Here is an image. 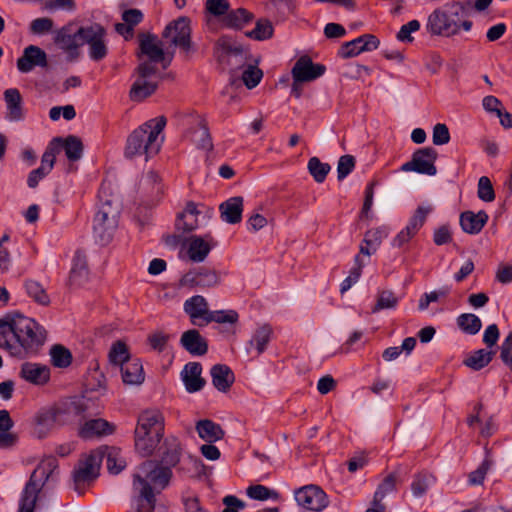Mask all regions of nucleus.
<instances>
[{
  "mask_svg": "<svg viewBox=\"0 0 512 512\" xmlns=\"http://www.w3.org/2000/svg\"><path fill=\"white\" fill-rule=\"evenodd\" d=\"M398 298L392 291L385 290L379 293L377 303L372 308L373 313H377L383 309H390L396 307Z\"/></svg>",
  "mask_w": 512,
  "mask_h": 512,
  "instance_id": "54",
  "label": "nucleus"
},
{
  "mask_svg": "<svg viewBox=\"0 0 512 512\" xmlns=\"http://www.w3.org/2000/svg\"><path fill=\"white\" fill-rule=\"evenodd\" d=\"M273 331L271 326L263 324L258 326L253 332L251 339L246 345V351L248 354L255 352L257 355L262 354L272 337Z\"/></svg>",
  "mask_w": 512,
  "mask_h": 512,
  "instance_id": "23",
  "label": "nucleus"
},
{
  "mask_svg": "<svg viewBox=\"0 0 512 512\" xmlns=\"http://www.w3.org/2000/svg\"><path fill=\"white\" fill-rule=\"evenodd\" d=\"M36 66H47V54L40 47L29 45L24 49L22 56L17 60V68L22 73H28Z\"/></svg>",
  "mask_w": 512,
  "mask_h": 512,
  "instance_id": "20",
  "label": "nucleus"
},
{
  "mask_svg": "<svg viewBox=\"0 0 512 512\" xmlns=\"http://www.w3.org/2000/svg\"><path fill=\"white\" fill-rule=\"evenodd\" d=\"M183 308L194 325H207V318L210 311L207 300L203 296L195 295L188 298L184 302Z\"/></svg>",
  "mask_w": 512,
  "mask_h": 512,
  "instance_id": "21",
  "label": "nucleus"
},
{
  "mask_svg": "<svg viewBox=\"0 0 512 512\" xmlns=\"http://www.w3.org/2000/svg\"><path fill=\"white\" fill-rule=\"evenodd\" d=\"M6 112L5 119L11 123L22 122L26 118L23 98L16 88L6 89L3 93Z\"/></svg>",
  "mask_w": 512,
  "mask_h": 512,
  "instance_id": "18",
  "label": "nucleus"
},
{
  "mask_svg": "<svg viewBox=\"0 0 512 512\" xmlns=\"http://www.w3.org/2000/svg\"><path fill=\"white\" fill-rule=\"evenodd\" d=\"M105 36V31L100 25H90L79 29L81 46L86 44L90 48L94 43Z\"/></svg>",
  "mask_w": 512,
  "mask_h": 512,
  "instance_id": "45",
  "label": "nucleus"
},
{
  "mask_svg": "<svg viewBox=\"0 0 512 512\" xmlns=\"http://www.w3.org/2000/svg\"><path fill=\"white\" fill-rule=\"evenodd\" d=\"M162 434L153 431L152 434L144 431V426L136 427L135 429V447L136 450L143 456L149 455L153 452L159 443Z\"/></svg>",
  "mask_w": 512,
  "mask_h": 512,
  "instance_id": "26",
  "label": "nucleus"
},
{
  "mask_svg": "<svg viewBox=\"0 0 512 512\" xmlns=\"http://www.w3.org/2000/svg\"><path fill=\"white\" fill-rule=\"evenodd\" d=\"M495 355L494 351H488L486 349H479L472 352L465 360L464 364L473 369V370H481L485 366H487L493 359Z\"/></svg>",
  "mask_w": 512,
  "mask_h": 512,
  "instance_id": "37",
  "label": "nucleus"
},
{
  "mask_svg": "<svg viewBox=\"0 0 512 512\" xmlns=\"http://www.w3.org/2000/svg\"><path fill=\"white\" fill-rule=\"evenodd\" d=\"M26 291L28 295L37 303L41 305H48L50 302L49 296L47 295L44 288L36 281L30 280L26 282Z\"/></svg>",
  "mask_w": 512,
  "mask_h": 512,
  "instance_id": "49",
  "label": "nucleus"
},
{
  "mask_svg": "<svg viewBox=\"0 0 512 512\" xmlns=\"http://www.w3.org/2000/svg\"><path fill=\"white\" fill-rule=\"evenodd\" d=\"M217 51L221 53V56H226L228 63L237 62V58H242V51L240 47L236 46L235 43L227 37H222L217 42Z\"/></svg>",
  "mask_w": 512,
  "mask_h": 512,
  "instance_id": "39",
  "label": "nucleus"
},
{
  "mask_svg": "<svg viewBox=\"0 0 512 512\" xmlns=\"http://www.w3.org/2000/svg\"><path fill=\"white\" fill-rule=\"evenodd\" d=\"M156 69L149 63L142 62L139 64L136 72V80L131 88L130 97L134 101H142L150 96L157 87L155 81Z\"/></svg>",
  "mask_w": 512,
  "mask_h": 512,
  "instance_id": "9",
  "label": "nucleus"
},
{
  "mask_svg": "<svg viewBox=\"0 0 512 512\" xmlns=\"http://www.w3.org/2000/svg\"><path fill=\"white\" fill-rule=\"evenodd\" d=\"M104 454L100 449L94 450L79 460L73 472L76 484L90 482L98 476Z\"/></svg>",
  "mask_w": 512,
  "mask_h": 512,
  "instance_id": "12",
  "label": "nucleus"
},
{
  "mask_svg": "<svg viewBox=\"0 0 512 512\" xmlns=\"http://www.w3.org/2000/svg\"><path fill=\"white\" fill-rule=\"evenodd\" d=\"M130 355L128 346L122 341H116L112 344L109 351V360L110 362L120 367V369L124 366V364L128 363L131 359H133Z\"/></svg>",
  "mask_w": 512,
  "mask_h": 512,
  "instance_id": "38",
  "label": "nucleus"
},
{
  "mask_svg": "<svg viewBox=\"0 0 512 512\" xmlns=\"http://www.w3.org/2000/svg\"><path fill=\"white\" fill-rule=\"evenodd\" d=\"M491 465L492 460L490 459L489 455H486L480 466L469 474V484L473 486L482 484Z\"/></svg>",
  "mask_w": 512,
  "mask_h": 512,
  "instance_id": "52",
  "label": "nucleus"
},
{
  "mask_svg": "<svg viewBox=\"0 0 512 512\" xmlns=\"http://www.w3.org/2000/svg\"><path fill=\"white\" fill-rule=\"evenodd\" d=\"M221 220L228 224H237L242 220L243 198L231 197L219 206Z\"/></svg>",
  "mask_w": 512,
  "mask_h": 512,
  "instance_id": "22",
  "label": "nucleus"
},
{
  "mask_svg": "<svg viewBox=\"0 0 512 512\" xmlns=\"http://www.w3.org/2000/svg\"><path fill=\"white\" fill-rule=\"evenodd\" d=\"M61 141L60 150L64 149L65 155L70 161H76L81 158L83 145L82 142L75 136H69L65 140L57 138Z\"/></svg>",
  "mask_w": 512,
  "mask_h": 512,
  "instance_id": "42",
  "label": "nucleus"
},
{
  "mask_svg": "<svg viewBox=\"0 0 512 512\" xmlns=\"http://www.w3.org/2000/svg\"><path fill=\"white\" fill-rule=\"evenodd\" d=\"M380 45L379 39L373 34H363L351 41L343 43L338 49L337 56L342 59L356 57L362 52L376 50Z\"/></svg>",
  "mask_w": 512,
  "mask_h": 512,
  "instance_id": "15",
  "label": "nucleus"
},
{
  "mask_svg": "<svg viewBox=\"0 0 512 512\" xmlns=\"http://www.w3.org/2000/svg\"><path fill=\"white\" fill-rule=\"evenodd\" d=\"M107 51V43L104 36L88 49V54L92 60L99 61L106 57Z\"/></svg>",
  "mask_w": 512,
  "mask_h": 512,
  "instance_id": "64",
  "label": "nucleus"
},
{
  "mask_svg": "<svg viewBox=\"0 0 512 512\" xmlns=\"http://www.w3.org/2000/svg\"><path fill=\"white\" fill-rule=\"evenodd\" d=\"M478 197L485 202L495 199V193L490 179L487 176L480 177L478 181Z\"/></svg>",
  "mask_w": 512,
  "mask_h": 512,
  "instance_id": "57",
  "label": "nucleus"
},
{
  "mask_svg": "<svg viewBox=\"0 0 512 512\" xmlns=\"http://www.w3.org/2000/svg\"><path fill=\"white\" fill-rule=\"evenodd\" d=\"M437 157L438 153L434 148H420L413 153L410 161L401 166V170L405 172H416L418 174L434 176L437 173V168L435 166Z\"/></svg>",
  "mask_w": 512,
  "mask_h": 512,
  "instance_id": "10",
  "label": "nucleus"
},
{
  "mask_svg": "<svg viewBox=\"0 0 512 512\" xmlns=\"http://www.w3.org/2000/svg\"><path fill=\"white\" fill-rule=\"evenodd\" d=\"M214 237L207 233L205 235H192L190 236L185 244L187 257L189 260L195 263L203 262L210 251L216 246Z\"/></svg>",
  "mask_w": 512,
  "mask_h": 512,
  "instance_id": "13",
  "label": "nucleus"
},
{
  "mask_svg": "<svg viewBox=\"0 0 512 512\" xmlns=\"http://www.w3.org/2000/svg\"><path fill=\"white\" fill-rule=\"evenodd\" d=\"M432 212L431 206H418L414 214L410 217L408 224L413 228L420 230L425 224L427 216Z\"/></svg>",
  "mask_w": 512,
  "mask_h": 512,
  "instance_id": "58",
  "label": "nucleus"
},
{
  "mask_svg": "<svg viewBox=\"0 0 512 512\" xmlns=\"http://www.w3.org/2000/svg\"><path fill=\"white\" fill-rule=\"evenodd\" d=\"M53 27V21L50 18L42 17L34 19L30 24V31L36 35L48 33Z\"/></svg>",
  "mask_w": 512,
  "mask_h": 512,
  "instance_id": "63",
  "label": "nucleus"
},
{
  "mask_svg": "<svg viewBox=\"0 0 512 512\" xmlns=\"http://www.w3.org/2000/svg\"><path fill=\"white\" fill-rule=\"evenodd\" d=\"M354 166H355V159L353 156H351V155L341 156L338 161V167H337L338 179L342 180L345 177H347L354 169Z\"/></svg>",
  "mask_w": 512,
  "mask_h": 512,
  "instance_id": "62",
  "label": "nucleus"
},
{
  "mask_svg": "<svg viewBox=\"0 0 512 512\" xmlns=\"http://www.w3.org/2000/svg\"><path fill=\"white\" fill-rule=\"evenodd\" d=\"M124 384L140 385L145 380V373L142 362L138 358H133L120 369Z\"/></svg>",
  "mask_w": 512,
  "mask_h": 512,
  "instance_id": "28",
  "label": "nucleus"
},
{
  "mask_svg": "<svg viewBox=\"0 0 512 512\" xmlns=\"http://www.w3.org/2000/svg\"><path fill=\"white\" fill-rule=\"evenodd\" d=\"M238 313L234 310L210 311L207 324L210 322L234 324L238 321Z\"/></svg>",
  "mask_w": 512,
  "mask_h": 512,
  "instance_id": "55",
  "label": "nucleus"
},
{
  "mask_svg": "<svg viewBox=\"0 0 512 512\" xmlns=\"http://www.w3.org/2000/svg\"><path fill=\"white\" fill-rule=\"evenodd\" d=\"M196 432L203 441L207 443H214L224 436V431L220 425L214 423L209 419H203L196 423Z\"/></svg>",
  "mask_w": 512,
  "mask_h": 512,
  "instance_id": "32",
  "label": "nucleus"
},
{
  "mask_svg": "<svg viewBox=\"0 0 512 512\" xmlns=\"http://www.w3.org/2000/svg\"><path fill=\"white\" fill-rule=\"evenodd\" d=\"M221 283V276L216 270L199 268L189 271L179 280L180 287L213 288Z\"/></svg>",
  "mask_w": 512,
  "mask_h": 512,
  "instance_id": "14",
  "label": "nucleus"
},
{
  "mask_svg": "<svg viewBox=\"0 0 512 512\" xmlns=\"http://www.w3.org/2000/svg\"><path fill=\"white\" fill-rule=\"evenodd\" d=\"M456 321L458 327L469 335L477 334L482 327L480 318L472 313H463L457 317Z\"/></svg>",
  "mask_w": 512,
  "mask_h": 512,
  "instance_id": "41",
  "label": "nucleus"
},
{
  "mask_svg": "<svg viewBox=\"0 0 512 512\" xmlns=\"http://www.w3.org/2000/svg\"><path fill=\"white\" fill-rule=\"evenodd\" d=\"M0 347L13 355H19L20 350L15 343L13 316L0 320Z\"/></svg>",
  "mask_w": 512,
  "mask_h": 512,
  "instance_id": "29",
  "label": "nucleus"
},
{
  "mask_svg": "<svg viewBox=\"0 0 512 512\" xmlns=\"http://www.w3.org/2000/svg\"><path fill=\"white\" fill-rule=\"evenodd\" d=\"M247 35L255 40H266L273 35V26L267 20H259L253 30L247 33Z\"/></svg>",
  "mask_w": 512,
  "mask_h": 512,
  "instance_id": "53",
  "label": "nucleus"
},
{
  "mask_svg": "<svg viewBox=\"0 0 512 512\" xmlns=\"http://www.w3.org/2000/svg\"><path fill=\"white\" fill-rule=\"evenodd\" d=\"M201 373L202 367L198 363L191 362L184 366L181 379L189 393L197 392L203 388L205 381L201 377Z\"/></svg>",
  "mask_w": 512,
  "mask_h": 512,
  "instance_id": "24",
  "label": "nucleus"
},
{
  "mask_svg": "<svg viewBox=\"0 0 512 512\" xmlns=\"http://www.w3.org/2000/svg\"><path fill=\"white\" fill-rule=\"evenodd\" d=\"M61 141L53 140L42 155L41 165L38 168L45 175H48L55 164L56 155L60 152Z\"/></svg>",
  "mask_w": 512,
  "mask_h": 512,
  "instance_id": "40",
  "label": "nucleus"
},
{
  "mask_svg": "<svg viewBox=\"0 0 512 512\" xmlns=\"http://www.w3.org/2000/svg\"><path fill=\"white\" fill-rule=\"evenodd\" d=\"M107 468L110 473L118 474L126 467V460L119 448H109L106 451Z\"/></svg>",
  "mask_w": 512,
  "mask_h": 512,
  "instance_id": "44",
  "label": "nucleus"
},
{
  "mask_svg": "<svg viewBox=\"0 0 512 512\" xmlns=\"http://www.w3.org/2000/svg\"><path fill=\"white\" fill-rule=\"evenodd\" d=\"M171 475L169 467H163L153 461L144 462L138 467L133 480V488L138 494L132 502L135 512H153L155 493L168 485Z\"/></svg>",
  "mask_w": 512,
  "mask_h": 512,
  "instance_id": "1",
  "label": "nucleus"
},
{
  "mask_svg": "<svg viewBox=\"0 0 512 512\" xmlns=\"http://www.w3.org/2000/svg\"><path fill=\"white\" fill-rule=\"evenodd\" d=\"M488 221V215L485 211L474 213L465 211L460 215V225L464 232L468 234H478Z\"/></svg>",
  "mask_w": 512,
  "mask_h": 512,
  "instance_id": "27",
  "label": "nucleus"
},
{
  "mask_svg": "<svg viewBox=\"0 0 512 512\" xmlns=\"http://www.w3.org/2000/svg\"><path fill=\"white\" fill-rule=\"evenodd\" d=\"M163 37L171 44L179 47L185 54L195 52L196 48L191 41V21L187 17H179L167 25Z\"/></svg>",
  "mask_w": 512,
  "mask_h": 512,
  "instance_id": "7",
  "label": "nucleus"
},
{
  "mask_svg": "<svg viewBox=\"0 0 512 512\" xmlns=\"http://www.w3.org/2000/svg\"><path fill=\"white\" fill-rule=\"evenodd\" d=\"M88 274L86 257L82 253L76 252L72 259L70 284L75 286L83 284L88 279Z\"/></svg>",
  "mask_w": 512,
  "mask_h": 512,
  "instance_id": "34",
  "label": "nucleus"
},
{
  "mask_svg": "<svg viewBox=\"0 0 512 512\" xmlns=\"http://www.w3.org/2000/svg\"><path fill=\"white\" fill-rule=\"evenodd\" d=\"M49 355L52 365L57 368H66L72 362L70 351L61 345L52 346Z\"/></svg>",
  "mask_w": 512,
  "mask_h": 512,
  "instance_id": "43",
  "label": "nucleus"
},
{
  "mask_svg": "<svg viewBox=\"0 0 512 512\" xmlns=\"http://www.w3.org/2000/svg\"><path fill=\"white\" fill-rule=\"evenodd\" d=\"M19 376L34 386L43 387L51 380V369L41 363L25 362L20 366Z\"/></svg>",
  "mask_w": 512,
  "mask_h": 512,
  "instance_id": "17",
  "label": "nucleus"
},
{
  "mask_svg": "<svg viewBox=\"0 0 512 512\" xmlns=\"http://www.w3.org/2000/svg\"><path fill=\"white\" fill-rule=\"evenodd\" d=\"M500 359L512 371V331L500 346Z\"/></svg>",
  "mask_w": 512,
  "mask_h": 512,
  "instance_id": "60",
  "label": "nucleus"
},
{
  "mask_svg": "<svg viewBox=\"0 0 512 512\" xmlns=\"http://www.w3.org/2000/svg\"><path fill=\"white\" fill-rule=\"evenodd\" d=\"M159 183L158 175L152 171L147 172L140 179V187L147 192H158L160 190Z\"/></svg>",
  "mask_w": 512,
  "mask_h": 512,
  "instance_id": "61",
  "label": "nucleus"
},
{
  "mask_svg": "<svg viewBox=\"0 0 512 512\" xmlns=\"http://www.w3.org/2000/svg\"><path fill=\"white\" fill-rule=\"evenodd\" d=\"M436 482V478L428 472H420L414 475L411 483V491L417 498L424 496L432 485Z\"/></svg>",
  "mask_w": 512,
  "mask_h": 512,
  "instance_id": "36",
  "label": "nucleus"
},
{
  "mask_svg": "<svg viewBox=\"0 0 512 512\" xmlns=\"http://www.w3.org/2000/svg\"><path fill=\"white\" fill-rule=\"evenodd\" d=\"M211 218V211L205 207H199L194 203H188L185 209L177 216L176 227L183 231H192L207 225Z\"/></svg>",
  "mask_w": 512,
  "mask_h": 512,
  "instance_id": "11",
  "label": "nucleus"
},
{
  "mask_svg": "<svg viewBox=\"0 0 512 512\" xmlns=\"http://www.w3.org/2000/svg\"><path fill=\"white\" fill-rule=\"evenodd\" d=\"M262 71L255 65H247L242 72V80L248 89L256 87L262 79Z\"/></svg>",
  "mask_w": 512,
  "mask_h": 512,
  "instance_id": "51",
  "label": "nucleus"
},
{
  "mask_svg": "<svg viewBox=\"0 0 512 512\" xmlns=\"http://www.w3.org/2000/svg\"><path fill=\"white\" fill-rule=\"evenodd\" d=\"M210 373L212 377L213 386L218 391H228L234 382V374L232 370L226 365H215L211 368Z\"/></svg>",
  "mask_w": 512,
  "mask_h": 512,
  "instance_id": "31",
  "label": "nucleus"
},
{
  "mask_svg": "<svg viewBox=\"0 0 512 512\" xmlns=\"http://www.w3.org/2000/svg\"><path fill=\"white\" fill-rule=\"evenodd\" d=\"M15 343L19 350H31L45 341V330L32 318L23 315L13 316Z\"/></svg>",
  "mask_w": 512,
  "mask_h": 512,
  "instance_id": "5",
  "label": "nucleus"
},
{
  "mask_svg": "<svg viewBox=\"0 0 512 512\" xmlns=\"http://www.w3.org/2000/svg\"><path fill=\"white\" fill-rule=\"evenodd\" d=\"M187 137L198 148L210 150L212 148V141L205 123L202 120H197L194 127L188 131Z\"/></svg>",
  "mask_w": 512,
  "mask_h": 512,
  "instance_id": "35",
  "label": "nucleus"
},
{
  "mask_svg": "<svg viewBox=\"0 0 512 512\" xmlns=\"http://www.w3.org/2000/svg\"><path fill=\"white\" fill-rule=\"evenodd\" d=\"M445 10L436 9L428 17L427 31L431 35L450 37L457 34V26Z\"/></svg>",
  "mask_w": 512,
  "mask_h": 512,
  "instance_id": "16",
  "label": "nucleus"
},
{
  "mask_svg": "<svg viewBox=\"0 0 512 512\" xmlns=\"http://www.w3.org/2000/svg\"><path fill=\"white\" fill-rule=\"evenodd\" d=\"M57 44L59 47L67 52L72 53L78 47L81 46V40L79 37V30L71 35V34H61L57 38Z\"/></svg>",
  "mask_w": 512,
  "mask_h": 512,
  "instance_id": "56",
  "label": "nucleus"
},
{
  "mask_svg": "<svg viewBox=\"0 0 512 512\" xmlns=\"http://www.w3.org/2000/svg\"><path fill=\"white\" fill-rule=\"evenodd\" d=\"M144 426V431L152 434L153 431L162 434L164 418L158 410L149 409L143 411L139 418L137 427Z\"/></svg>",
  "mask_w": 512,
  "mask_h": 512,
  "instance_id": "33",
  "label": "nucleus"
},
{
  "mask_svg": "<svg viewBox=\"0 0 512 512\" xmlns=\"http://www.w3.org/2000/svg\"><path fill=\"white\" fill-rule=\"evenodd\" d=\"M139 48L140 63L145 62L151 65L160 63L163 68H166L173 57L172 53L164 51L161 41L150 34L140 36Z\"/></svg>",
  "mask_w": 512,
  "mask_h": 512,
  "instance_id": "8",
  "label": "nucleus"
},
{
  "mask_svg": "<svg viewBox=\"0 0 512 512\" xmlns=\"http://www.w3.org/2000/svg\"><path fill=\"white\" fill-rule=\"evenodd\" d=\"M396 481L397 477L395 474H389L383 479L374 494L373 502L375 505H379L387 494L396 489Z\"/></svg>",
  "mask_w": 512,
  "mask_h": 512,
  "instance_id": "46",
  "label": "nucleus"
},
{
  "mask_svg": "<svg viewBox=\"0 0 512 512\" xmlns=\"http://www.w3.org/2000/svg\"><path fill=\"white\" fill-rule=\"evenodd\" d=\"M291 94L300 97L304 84L316 80L320 76V66L314 64L308 55L300 56L291 69Z\"/></svg>",
  "mask_w": 512,
  "mask_h": 512,
  "instance_id": "6",
  "label": "nucleus"
},
{
  "mask_svg": "<svg viewBox=\"0 0 512 512\" xmlns=\"http://www.w3.org/2000/svg\"><path fill=\"white\" fill-rule=\"evenodd\" d=\"M165 126L166 118L159 116L148 120L134 130L127 139L125 156L131 159L144 156L147 161L157 154L164 140Z\"/></svg>",
  "mask_w": 512,
  "mask_h": 512,
  "instance_id": "2",
  "label": "nucleus"
},
{
  "mask_svg": "<svg viewBox=\"0 0 512 512\" xmlns=\"http://www.w3.org/2000/svg\"><path fill=\"white\" fill-rule=\"evenodd\" d=\"M389 234L388 228L385 226L372 228L365 233L363 243L367 245H371L373 250L376 251L380 246L383 239H385Z\"/></svg>",
  "mask_w": 512,
  "mask_h": 512,
  "instance_id": "48",
  "label": "nucleus"
},
{
  "mask_svg": "<svg viewBox=\"0 0 512 512\" xmlns=\"http://www.w3.org/2000/svg\"><path fill=\"white\" fill-rule=\"evenodd\" d=\"M182 346L193 355H203L207 352V343L197 330H188L181 336Z\"/></svg>",
  "mask_w": 512,
  "mask_h": 512,
  "instance_id": "30",
  "label": "nucleus"
},
{
  "mask_svg": "<svg viewBox=\"0 0 512 512\" xmlns=\"http://www.w3.org/2000/svg\"><path fill=\"white\" fill-rule=\"evenodd\" d=\"M294 498L303 512H318L320 509V489L316 485H305L295 490Z\"/></svg>",
  "mask_w": 512,
  "mask_h": 512,
  "instance_id": "19",
  "label": "nucleus"
},
{
  "mask_svg": "<svg viewBox=\"0 0 512 512\" xmlns=\"http://www.w3.org/2000/svg\"><path fill=\"white\" fill-rule=\"evenodd\" d=\"M57 467V460L53 457H47L39 463L21 493L19 512H34L41 489L46 482L54 479Z\"/></svg>",
  "mask_w": 512,
  "mask_h": 512,
  "instance_id": "3",
  "label": "nucleus"
},
{
  "mask_svg": "<svg viewBox=\"0 0 512 512\" xmlns=\"http://www.w3.org/2000/svg\"><path fill=\"white\" fill-rule=\"evenodd\" d=\"M420 22L418 20H411L408 23L401 26L397 33V39L401 42H412V32H416L420 29Z\"/></svg>",
  "mask_w": 512,
  "mask_h": 512,
  "instance_id": "59",
  "label": "nucleus"
},
{
  "mask_svg": "<svg viewBox=\"0 0 512 512\" xmlns=\"http://www.w3.org/2000/svg\"><path fill=\"white\" fill-rule=\"evenodd\" d=\"M120 213L116 198L108 197L102 188L99 195V203L93 220V233L101 243H107L113 236L118 225Z\"/></svg>",
  "mask_w": 512,
  "mask_h": 512,
  "instance_id": "4",
  "label": "nucleus"
},
{
  "mask_svg": "<svg viewBox=\"0 0 512 512\" xmlns=\"http://www.w3.org/2000/svg\"><path fill=\"white\" fill-rule=\"evenodd\" d=\"M114 426L104 419H91L79 427V435L84 439L112 434Z\"/></svg>",
  "mask_w": 512,
  "mask_h": 512,
  "instance_id": "25",
  "label": "nucleus"
},
{
  "mask_svg": "<svg viewBox=\"0 0 512 512\" xmlns=\"http://www.w3.org/2000/svg\"><path fill=\"white\" fill-rule=\"evenodd\" d=\"M247 495L255 500L278 499L279 494L277 491L267 488L263 485H252L247 488Z\"/></svg>",
  "mask_w": 512,
  "mask_h": 512,
  "instance_id": "50",
  "label": "nucleus"
},
{
  "mask_svg": "<svg viewBox=\"0 0 512 512\" xmlns=\"http://www.w3.org/2000/svg\"><path fill=\"white\" fill-rule=\"evenodd\" d=\"M167 450L163 455V462L166 467L174 466L178 463L181 453V445L177 438L167 440Z\"/></svg>",
  "mask_w": 512,
  "mask_h": 512,
  "instance_id": "47",
  "label": "nucleus"
}]
</instances>
